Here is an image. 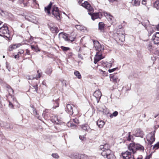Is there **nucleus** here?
I'll return each instance as SVG.
<instances>
[{
    "label": "nucleus",
    "mask_w": 159,
    "mask_h": 159,
    "mask_svg": "<svg viewBox=\"0 0 159 159\" xmlns=\"http://www.w3.org/2000/svg\"><path fill=\"white\" fill-rule=\"evenodd\" d=\"M19 54L18 53L17 55H15L14 56V58H19Z\"/></svg>",
    "instance_id": "nucleus-58"
},
{
    "label": "nucleus",
    "mask_w": 159,
    "mask_h": 159,
    "mask_svg": "<svg viewBox=\"0 0 159 159\" xmlns=\"http://www.w3.org/2000/svg\"><path fill=\"white\" fill-rule=\"evenodd\" d=\"M128 148L129 152H131L133 154L136 152V146L134 143H130L128 146Z\"/></svg>",
    "instance_id": "nucleus-14"
},
{
    "label": "nucleus",
    "mask_w": 159,
    "mask_h": 159,
    "mask_svg": "<svg viewBox=\"0 0 159 159\" xmlns=\"http://www.w3.org/2000/svg\"><path fill=\"white\" fill-rule=\"evenodd\" d=\"M99 70L100 71V72H102L103 73L105 72V71H103L101 69H99Z\"/></svg>",
    "instance_id": "nucleus-63"
},
{
    "label": "nucleus",
    "mask_w": 159,
    "mask_h": 159,
    "mask_svg": "<svg viewBox=\"0 0 159 159\" xmlns=\"http://www.w3.org/2000/svg\"><path fill=\"white\" fill-rule=\"evenodd\" d=\"M152 39L155 44L159 43V32H156L154 34Z\"/></svg>",
    "instance_id": "nucleus-13"
},
{
    "label": "nucleus",
    "mask_w": 159,
    "mask_h": 159,
    "mask_svg": "<svg viewBox=\"0 0 159 159\" xmlns=\"http://www.w3.org/2000/svg\"><path fill=\"white\" fill-rule=\"evenodd\" d=\"M75 27L77 29L83 32H85V31L86 30V28L83 26L76 25H75Z\"/></svg>",
    "instance_id": "nucleus-22"
},
{
    "label": "nucleus",
    "mask_w": 159,
    "mask_h": 159,
    "mask_svg": "<svg viewBox=\"0 0 159 159\" xmlns=\"http://www.w3.org/2000/svg\"><path fill=\"white\" fill-rule=\"evenodd\" d=\"M116 0H108L110 2H114Z\"/></svg>",
    "instance_id": "nucleus-61"
},
{
    "label": "nucleus",
    "mask_w": 159,
    "mask_h": 159,
    "mask_svg": "<svg viewBox=\"0 0 159 159\" xmlns=\"http://www.w3.org/2000/svg\"><path fill=\"white\" fill-rule=\"evenodd\" d=\"M33 106H31V107L33 108V113L34 116H35L39 120H41V117L39 116V114L38 113L36 110L33 107Z\"/></svg>",
    "instance_id": "nucleus-26"
},
{
    "label": "nucleus",
    "mask_w": 159,
    "mask_h": 159,
    "mask_svg": "<svg viewBox=\"0 0 159 159\" xmlns=\"http://www.w3.org/2000/svg\"><path fill=\"white\" fill-rule=\"evenodd\" d=\"M92 13L89 12L88 14L91 15V19L93 20H94L95 19L99 18V13H97L92 14Z\"/></svg>",
    "instance_id": "nucleus-19"
},
{
    "label": "nucleus",
    "mask_w": 159,
    "mask_h": 159,
    "mask_svg": "<svg viewBox=\"0 0 159 159\" xmlns=\"http://www.w3.org/2000/svg\"><path fill=\"white\" fill-rule=\"evenodd\" d=\"M103 57L102 56V52H97L94 58V62L95 64L97 63L98 62L102 59Z\"/></svg>",
    "instance_id": "nucleus-11"
},
{
    "label": "nucleus",
    "mask_w": 159,
    "mask_h": 159,
    "mask_svg": "<svg viewBox=\"0 0 159 159\" xmlns=\"http://www.w3.org/2000/svg\"><path fill=\"white\" fill-rule=\"evenodd\" d=\"M117 68H113L112 69H109L108 70V71L109 73H111V72H112L115 71Z\"/></svg>",
    "instance_id": "nucleus-48"
},
{
    "label": "nucleus",
    "mask_w": 159,
    "mask_h": 159,
    "mask_svg": "<svg viewBox=\"0 0 159 159\" xmlns=\"http://www.w3.org/2000/svg\"><path fill=\"white\" fill-rule=\"evenodd\" d=\"M52 13L57 20H60V14L58 12V9L57 7L54 6L53 7Z\"/></svg>",
    "instance_id": "nucleus-6"
},
{
    "label": "nucleus",
    "mask_w": 159,
    "mask_h": 159,
    "mask_svg": "<svg viewBox=\"0 0 159 159\" xmlns=\"http://www.w3.org/2000/svg\"><path fill=\"white\" fill-rule=\"evenodd\" d=\"M156 28L157 30H159V24L156 26Z\"/></svg>",
    "instance_id": "nucleus-60"
},
{
    "label": "nucleus",
    "mask_w": 159,
    "mask_h": 159,
    "mask_svg": "<svg viewBox=\"0 0 159 159\" xmlns=\"http://www.w3.org/2000/svg\"><path fill=\"white\" fill-rule=\"evenodd\" d=\"M25 18L27 20L36 24L38 22L37 20L36 16L32 15L26 16Z\"/></svg>",
    "instance_id": "nucleus-7"
},
{
    "label": "nucleus",
    "mask_w": 159,
    "mask_h": 159,
    "mask_svg": "<svg viewBox=\"0 0 159 159\" xmlns=\"http://www.w3.org/2000/svg\"><path fill=\"white\" fill-rule=\"evenodd\" d=\"M102 65L107 68H110L112 65L111 63H109L107 62H104L102 63Z\"/></svg>",
    "instance_id": "nucleus-28"
},
{
    "label": "nucleus",
    "mask_w": 159,
    "mask_h": 159,
    "mask_svg": "<svg viewBox=\"0 0 159 159\" xmlns=\"http://www.w3.org/2000/svg\"><path fill=\"white\" fill-rule=\"evenodd\" d=\"M50 30L53 33H57L59 31V29L57 27H52L50 28Z\"/></svg>",
    "instance_id": "nucleus-33"
},
{
    "label": "nucleus",
    "mask_w": 159,
    "mask_h": 159,
    "mask_svg": "<svg viewBox=\"0 0 159 159\" xmlns=\"http://www.w3.org/2000/svg\"><path fill=\"white\" fill-rule=\"evenodd\" d=\"M63 82L64 83H65V86H66V81L65 80H63Z\"/></svg>",
    "instance_id": "nucleus-64"
},
{
    "label": "nucleus",
    "mask_w": 159,
    "mask_h": 159,
    "mask_svg": "<svg viewBox=\"0 0 159 159\" xmlns=\"http://www.w3.org/2000/svg\"><path fill=\"white\" fill-rule=\"evenodd\" d=\"M110 148V146L107 143L101 145L99 146V149L102 151L101 152L102 155L105 156L107 153H110L111 150Z\"/></svg>",
    "instance_id": "nucleus-2"
},
{
    "label": "nucleus",
    "mask_w": 159,
    "mask_h": 159,
    "mask_svg": "<svg viewBox=\"0 0 159 159\" xmlns=\"http://www.w3.org/2000/svg\"><path fill=\"white\" fill-rule=\"evenodd\" d=\"M147 0H142V3L143 5H146V4Z\"/></svg>",
    "instance_id": "nucleus-52"
},
{
    "label": "nucleus",
    "mask_w": 159,
    "mask_h": 159,
    "mask_svg": "<svg viewBox=\"0 0 159 159\" xmlns=\"http://www.w3.org/2000/svg\"><path fill=\"white\" fill-rule=\"evenodd\" d=\"M73 121L74 122L75 124H73L71 123V121L68 122L67 125L69 127H70L72 129L76 128L77 125L79 123V121L77 118L73 119H72Z\"/></svg>",
    "instance_id": "nucleus-10"
},
{
    "label": "nucleus",
    "mask_w": 159,
    "mask_h": 159,
    "mask_svg": "<svg viewBox=\"0 0 159 159\" xmlns=\"http://www.w3.org/2000/svg\"><path fill=\"white\" fill-rule=\"evenodd\" d=\"M79 138L80 139L83 140H84V136L80 135L79 136Z\"/></svg>",
    "instance_id": "nucleus-56"
},
{
    "label": "nucleus",
    "mask_w": 159,
    "mask_h": 159,
    "mask_svg": "<svg viewBox=\"0 0 159 159\" xmlns=\"http://www.w3.org/2000/svg\"><path fill=\"white\" fill-rule=\"evenodd\" d=\"M58 35L60 38H62L66 41H70L72 42L74 41L75 39V37H73L70 36H68L67 34H64L62 33H60Z\"/></svg>",
    "instance_id": "nucleus-4"
},
{
    "label": "nucleus",
    "mask_w": 159,
    "mask_h": 159,
    "mask_svg": "<svg viewBox=\"0 0 159 159\" xmlns=\"http://www.w3.org/2000/svg\"><path fill=\"white\" fill-rule=\"evenodd\" d=\"M80 158L81 159H89V157L85 155H81Z\"/></svg>",
    "instance_id": "nucleus-38"
},
{
    "label": "nucleus",
    "mask_w": 159,
    "mask_h": 159,
    "mask_svg": "<svg viewBox=\"0 0 159 159\" xmlns=\"http://www.w3.org/2000/svg\"><path fill=\"white\" fill-rule=\"evenodd\" d=\"M33 87L34 88V89H35L34 91H36V92H37L38 90V85L37 84H36L35 85H34V86H33Z\"/></svg>",
    "instance_id": "nucleus-49"
},
{
    "label": "nucleus",
    "mask_w": 159,
    "mask_h": 159,
    "mask_svg": "<svg viewBox=\"0 0 159 159\" xmlns=\"http://www.w3.org/2000/svg\"><path fill=\"white\" fill-rule=\"evenodd\" d=\"M152 156V154H150L149 155L147 156L145 158V159H150V158Z\"/></svg>",
    "instance_id": "nucleus-50"
},
{
    "label": "nucleus",
    "mask_w": 159,
    "mask_h": 159,
    "mask_svg": "<svg viewBox=\"0 0 159 159\" xmlns=\"http://www.w3.org/2000/svg\"><path fill=\"white\" fill-rule=\"evenodd\" d=\"M55 118H56V120H54V122L55 123H57V124L58 123V121L57 117H55Z\"/></svg>",
    "instance_id": "nucleus-55"
},
{
    "label": "nucleus",
    "mask_w": 159,
    "mask_h": 159,
    "mask_svg": "<svg viewBox=\"0 0 159 159\" xmlns=\"http://www.w3.org/2000/svg\"><path fill=\"white\" fill-rule=\"evenodd\" d=\"M147 30L148 32L149 36L151 35L154 32V30L152 29L149 30V29H148Z\"/></svg>",
    "instance_id": "nucleus-43"
},
{
    "label": "nucleus",
    "mask_w": 159,
    "mask_h": 159,
    "mask_svg": "<svg viewBox=\"0 0 159 159\" xmlns=\"http://www.w3.org/2000/svg\"><path fill=\"white\" fill-rule=\"evenodd\" d=\"M103 156L106 157L107 159H115L116 158L114 155L111 150H110V153H107L105 155Z\"/></svg>",
    "instance_id": "nucleus-16"
},
{
    "label": "nucleus",
    "mask_w": 159,
    "mask_h": 159,
    "mask_svg": "<svg viewBox=\"0 0 159 159\" xmlns=\"http://www.w3.org/2000/svg\"><path fill=\"white\" fill-rule=\"evenodd\" d=\"M82 128L83 129H89V127L88 125L85 124L82 126Z\"/></svg>",
    "instance_id": "nucleus-42"
},
{
    "label": "nucleus",
    "mask_w": 159,
    "mask_h": 159,
    "mask_svg": "<svg viewBox=\"0 0 159 159\" xmlns=\"http://www.w3.org/2000/svg\"><path fill=\"white\" fill-rule=\"evenodd\" d=\"M156 132L155 130L151 132L147 135V139L148 141V145H151L155 140V134Z\"/></svg>",
    "instance_id": "nucleus-3"
},
{
    "label": "nucleus",
    "mask_w": 159,
    "mask_h": 159,
    "mask_svg": "<svg viewBox=\"0 0 159 159\" xmlns=\"http://www.w3.org/2000/svg\"><path fill=\"white\" fill-rule=\"evenodd\" d=\"M159 148V142H157L154 145L153 147V149L154 150H157Z\"/></svg>",
    "instance_id": "nucleus-37"
},
{
    "label": "nucleus",
    "mask_w": 159,
    "mask_h": 159,
    "mask_svg": "<svg viewBox=\"0 0 159 159\" xmlns=\"http://www.w3.org/2000/svg\"><path fill=\"white\" fill-rule=\"evenodd\" d=\"M0 15L3 17H5L7 15V12L0 9Z\"/></svg>",
    "instance_id": "nucleus-31"
},
{
    "label": "nucleus",
    "mask_w": 159,
    "mask_h": 159,
    "mask_svg": "<svg viewBox=\"0 0 159 159\" xmlns=\"http://www.w3.org/2000/svg\"><path fill=\"white\" fill-rule=\"evenodd\" d=\"M75 75L78 77L79 79H80L81 78V76L80 73L78 71H75L74 73Z\"/></svg>",
    "instance_id": "nucleus-34"
},
{
    "label": "nucleus",
    "mask_w": 159,
    "mask_h": 159,
    "mask_svg": "<svg viewBox=\"0 0 159 159\" xmlns=\"http://www.w3.org/2000/svg\"><path fill=\"white\" fill-rule=\"evenodd\" d=\"M26 53L29 55L30 54V51L28 49L26 50Z\"/></svg>",
    "instance_id": "nucleus-59"
},
{
    "label": "nucleus",
    "mask_w": 159,
    "mask_h": 159,
    "mask_svg": "<svg viewBox=\"0 0 159 159\" xmlns=\"http://www.w3.org/2000/svg\"><path fill=\"white\" fill-rule=\"evenodd\" d=\"M37 72L38 74V76H36L35 77H30V76H27L26 77L27 79L29 80H33L34 79H36L38 80L39 78L41 76L42 73H39V70L37 71Z\"/></svg>",
    "instance_id": "nucleus-17"
},
{
    "label": "nucleus",
    "mask_w": 159,
    "mask_h": 159,
    "mask_svg": "<svg viewBox=\"0 0 159 159\" xmlns=\"http://www.w3.org/2000/svg\"><path fill=\"white\" fill-rule=\"evenodd\" d=\"M24 51L22 49H21L18 52V54H22L24 53Z\"/></svg>",
    "instance_id": "nucleus-53"
},
{
    "label": "nucleus",
    "mask_w": 159,
    "mask_h": 159,
    "mask_svg": "<svg viewBox=\"0 0 159 159\" xmlns=\"http://www.w3.org/2000/svg\"><path fill=\"white\" fill-rule=\"evenodd\" d=\"M79 154L76 153H73L71 154L69 157L73 159H79L80 158L79 157Z\"/></svg>",
    "instance_id": "nucleus-24"
},
{
    "label": "nucleus",
    "mask_w": 159,
    "mask_h": 159,
    "mask_svg": "<svg viewBox=\"0 0 159 159\" xmlns=\"http://www.w3.org/2000/svg\"><path fill=\"white\" fill-rule=\"evenodd\" d=\"M21 44L20 43H17L14 44H12L10 45L9 48V50L10 51H12L13 49H16V48L20 47Z\"/></svg>",
    "instance_id": "nucleus-18"
},
{
    "label": "nucleus",
    "mask_w": 159,
    "mask_h": 159,
    "mask_svg": "<svg viewBox=\"0 0 159 159\" xmlns=\"http://www.w3.org/2000/svg\"><path fill=\"white\" fill-rule=\"evenodd\" d=\"M46 111H47V110H45L44 111H43V113L42 114V116H43L44 118H45V117H46V116H45V115H46V114L47 112H46Z\"/></svg>",
    "instance_id": "nucleus-51"
},
{
    "label": "nucleus",
    "mask_w": 159,
    "mask_h": 159,
    "mask_svg": "<svg viewBox=\"0 0 159 159\" xmlns=\"http://www.w3.org/2000/svg\"><path fill=\"white\" fill-rule=\"evenodd\" d=\"M159 127V125H154V128L156 129L158 128Z\"/></svg>",
    "instance_id": "nucleus-57"
},
{
    "label": "nucleus",
    "mask_w": 159,
    "mask_h": 159,
    "mask_svg": "<svg viewBox=\"0 0 159 159\" xmlns=\"http://www.w3.org/2000/svg\"><path fill=\"white\" fill-rule=\"evenodd\" d=\"M0 36L8 38L9 36V31L6 25L4 24L0 28Z\"/></svg>",
    "instance_id": "nucleus-1"
},
{
    "label": "nucleus",
    "mask_w": 159,
    "mask_h": 159,
    "mask_svg": "<svg viewBox=\"0 0 159 159\" xmlns=\"http://www.w3.org/2000/svg\"><path fill=\"white\" fill-rule=\"evenodd\" d=\"M153 6L157 9H159V1L157 0L153 3Z\"/></svg>",
    "instance_id": "nucleus-32"
},
{
    "label": "nucleus",
    "mask_w": 159,
    "mask_h": 159,
    "mask_svg": "<svg viewBox=\"0 0 159 159\" xmlns=\"http://www.w3.org/2000/svg\"><path fill=\"white\" fill-rule=\"evenodd\" d=\"M93 96L96 98L97 102L98 103L100 100L101 97L102 96L101 91L99 90H97L95 91L93 94Z\"/></svg>",
    "instance_id": "nucleus-12"
},
{
    "label": "nucleus",
    "mask_w": 159,
    "mask_h": 159,
    "mask_svg": "<svg viewBox=\"0 0 159 159\" xmlns=\"http://www.w3.org/2000/svg\"><path fill=\"white\" fill-rule=\"evenodd\" d=\"M104 15L109 21H111L114 19L113 17L109 13L107 12H104Z\"/></svg>",
    "instance_id": "nucleus-20"
},
{
    "label": "nucleus",
    "mask_w": 159,
    "mask_h": 159,
    "mask_svg": "<svg viewBox=\"0 0 159 159\" xmlns=\"http://www.w3.org/2000/svg\"><path fill=\"white\" fill-rule=\"evenodd\" d=\"M54 102L56 104V105L54 104V105L53 106V108H56L58 107L59 106V104L58 103V99H57L55 100Z\"/></svg>",
    "instance_id": "nucleus-40"
},
{
    "label": "nucleus",
    "mask_w": 159,
    "mask_h": 159,
    "mask_svg": "<svg viewBox=\"0 0 159 159\" xmlns=\"http://www.w3.org/2000/svg\"><path fill=\"white\" fill-rule=\"evenodd\" d=\"M132 153L131 152L126 151L122 153L121 154L123 159H134V156L132 155Z\"/></svg>",
    "instance_id": "nucleus-5"
},
{
    "label": "nucleus",
    "mask_w": 159,
    "mask_h": 159,
    "mask_svg": "<svg viewBox=\"0 0 159 159\" xmlns=\"http://www.w3.org/2000/svg\"><path fill=\"white\" fill-rule=\"evenodd\" d=\"M9 107L10 108H13V107L12 104L11 102H9Z\"/></svg>",
    "instance_id": "nucleus-54"
},
{
    "label": "nucleus",
    "mask_w": 159,
    "mask_h": 159,
    "mask_svg": "<svg viewBox=\"0 0 159 159\" xmlns=\"http://www.w3.org/2000/svg\"><path fill=\"white\" fill-rule=\"evenodd\" d=\"M104 26L105 24L103 22H101L99 23L98 28L102 32H103L104 31Z\"/></svg>",
    "instance_id": "nucleus-27"
},
{
    "label": "nucleus",
    "mask_w": 159,
    "mask_h": 159,
    "mask_svg": "<svg viewBox=\"0 0 159 159\" xmlns=\"http://www.w3.org/2000/svg\"><path fill=\"white\" fill-rule=\"evenodd\" d=\"M31 47L32 50H34L36 52L40 51V49L38 46L34 47L33 45H31Z\"/></svg>",
    "instance_id": "nucleus-36"
},
{
    "label": "nucleus",
    "mask_w": 159,
    "mask_h": 159,
    "mask_svg": "<svg viewBox=\"0 0 159 159\" xmlns=\"http://www.w3.org/2000/svg\"><path fill=\"white\" fill-rule=\"evenodd\" d=\"M52 5V3L51 2L47 7H45V12L47 13L48 14H50V10L51 7Z\"/></svg>",
    "instance_id": "nucleus-25"
},
{
    "label": "nucleus",
    "mask_w": 159,
    "mask_h": 159,
    "mask_svg": "<svg viewBox=\"0 0 159 159\" xmlns=\"http://www.w3.org/2000/svg\"><path fill=\"white\" fill-rule=\"evenodd\" d=\"M119 39L121 42H123L125 40V36L123 34H121L120 35Z\"/></svg>",
    "instance_id": "nucleus-35"
},
{
    "label": "nucleus",
    "mask_w": 159,
    "mask_h": 159,
    "mask_svg": "<svg viewBox=\"0 0 159 159\" xmlns=\"http://www.w3.org/2000/svg\"><path fill=\"white\" fill-rule=\"evenodd\" d=\"M93 43L95 48L98 51V52H102L104 49L103 46H102L97 41H94Z\"/></svg>",
    "instance_id": "nucleus-8"
},
{
    "label": "nucleus",
    "mask_w": 159,
    "mask_h": 159,
    "mask_svg": "<svg viewBox=\"0 0 159 159\" xmlns=\"http://www.w3.org/2000/svg\"><path fill=\"white\" fill-rule=\"evenodd\" d=\"M61 48L64 51H66L70 49V48L68 47L63 46H61Z\"/></svg>",
    "instance_id": "nucleus-44"
},
{
    "label": "nucleus",
    "mask_w": 159,
    "mask_h": 159,
    "mask_svg": "<svg viewBox=\"0 0 159 159\" xmlns=\"http://www.w3.org/2000/svg\"><path fill=\"white\" fill-rule=\"evenodd\" d=\"M113 79L114 82H117V80L116 78H113Z\"/></svg>",
    "instance_id": "nucleus-62"
},
{
    "label": "nucleus",
    "mask_w": 159,
    "mask_h": 159,
    "mask_svg": "<svg viewBox=\"0 0 159 159\" xmlns=\"http://www.w3.org/2000/svg\"><path fill=\"white\" fill-rule=\"evenodd\" d=\"M52 156L53 157L55 158H58L59 157L58 155L56 153H53L52 155Z\"/></svg>",
    "instance_id": "nucleus-45"
},
{
    "label": "nucleus",
    "mask_w": 159,
    "mask_h": 159,
    "mask_svg": "<svg viewBox=\"0 0 159 159\" xmlns=\"http://www.w3.org/2000/svg\"><path fill=\"white\" fill-rule=\"evenodd\" d=\"M97 125L99 128H101L104 125V122L102 120H98L97 122Z\"/></svg>",
    "instance_id": "nucleus-30"
},
{
    "label": "nucleus",
    "mask_w": 159,
    "mask_h": 159,
    "mask_svg": "<svg viewBox=\"0 0 159 159\" xmlns=\"http://www.w3.org/2000/svg\"><path fill=\"white\" fill-rule=\"evenodd\" d=\"M136 137H139L143 138L144 135L143 132L141 130H138L137 132L134 134Z\"/></svg>",
    "instance_id": "nucleus-21"
},
{
    "label": "nucleus",
    "mask_w": 159,
    "mask_h": 159,
    "mask_svg": "<svg viewBox=\"0 0 159 159\" xmlns=\"http://www.w3.org/2000/svg\"><path fill=\"white\" fill-rule=\"evenodd\" d=\"M81 5L82 7L87 9L88 12H93V9L87 2H84V3H82Z\"/></svg>",
    "instance_id": "nucleus-9"
},
{
    "label": "nucleus",
    "mask_w": 159,
    "mask_h": 159,
    "mask_svg": "<svg viewBox=\"0 0 159 159\" xmlns=\"http://www.w3.org/2000/svg\"><path fill=\"white\" fill-rule=\"evenodd\" d=\"M130 132L128 133V136L127 138V140L129 141H130L131 140V138H132V136H131L130 134Z\"/></svg>",
    "instance_id": "nucleus-47"
},
{
    "label": "nucleus",
    "mask_w": 159,
    "mask_h": 159,
    "mask_svg": "<svg viewBox=\"0 0 159 159\" xmlns=\"http://www.w3.org/2000/svg\"><path fill=\"white\" fill-rule=\"evenodd\" d=\"M73 105L68 104L66 105V108L65 109L66 111L70 115L73 114Z\"/></svg>",
    "instance_id": "nucleus-15"
},
{
    "label": "nucleus",
    "mask_w": 159,
    "mask_h": 159,
    "mask_svg": "<svg viewBox=\"0 0 159 159\" xmlns=\"http://www.w3.org/2000/svg\"><path fill=\"white\" fill-rule=\"evenodd\" d=\"M118 114V112L116 111H114L113 113L111 114L110 117L111 118H113L114 116L116 117V116Z\"/></svg>",
    "instance_id": "nucleus-39"
},
{
    "label": "nucleus",
    "mask_w": 159,
    "mask_h": 159,
    "mask_svg": "<svg viewBox=\"0 0 159 159\" xmlns=\"http://www.w3.org/2000/svg\"><path fill=\"white\" fill-rule=\"evenodd\" d=\"M52 71V69L51 68H48L46 71V73L49 75L51 74Z\"/></svg>",
    "instance_id": "nucleus-41"
},
{
    "label": "nucleus",
    "mask_w": 159,
    "mask_h": 159,
    "mask_svg": "<svg viewBox=\"0 0 159 159\" xmlns=\"http://www.w3.org/2000/svg\"><path fill=\"white\" fill-rule=\"evenodd\" d=\"M138 150L143 151L144 150V147L140 144H137L136 146V150Z\"/></svg>",
    "instance_id": "nucleus-29"
},
{
    "label": "nucleus",
    "mask_w": 159,
    "mask_h": 159,
    "mask_svg": "<svg viewBox=\"0 0 159 159\" xmlns=\"http://www.w3.org/2000/svg\"><path fill=\"white\" fill-rule=\"evenodd\" d=\"M132 5L133 6L138 7L140 4V1L139 0H132Z\"/></svg>",
    "instance_id": "nucleus-23"
},
{
    "label": "nucleus",
    "mask_w": 159,
    "mask_h": 159,
    "mask_svg": "<svg viewBox=\"0 0 159 159\" xmlns=\"http://www.w3.org/2000/svg\"><path fill=\"white\" fill-rule=\"evenodd\" d=\"M7 88H8L9 89L8 91L9 92V93H10L12 92V93H13V90L11 88V87L10 86H8L7 87Z\"/></svg>",
    "instance_id": "nucleus-46"
}]
</instances>
